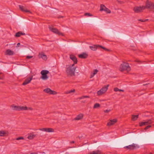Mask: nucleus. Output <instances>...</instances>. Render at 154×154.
<instances>
[{
    "label": "nucleus",
    "instance_id": "1",
    "mask_svg": "<svg viewBox=\"0 0 154 154\" xmlns=\"http://www.w3.org/2000/svg\"><path fill=\"white\" fill-rule=\"evenodd\" d=\"M119 69L121 72H123L125 70L127 71H129L131 70L129 64L124 62H123V63L121 64Z\"/></svg>",
    "mask_w": 154,
    "mask_h": 154
},
{
    "label": "nucleus",
    "instance_id": "2",
    "mask_svg": "<svg viewBox=\"0 0 154 154\" xmlns=\"http://www.w3.org/2000/svg\"><path fill=\"white\" fill-rule=\"evenodd\" d=\"M76 68V67H72L71 66H68L66 68V72L67 75L72 76L75 75V72Z\"/></svg>",
    "mask_w": 154,
    "mask_h": 154
},
{
    "label": "nucleus",
    "instance_id": "3",
    "mask_svg": "<svg viewBox=\"0 0 154 154\" xmlns=\"http://www.w3.org/2000/svg\"><path fill=\"white\" fill-rule=\"evenodd\" d=\"M146 8L154 12V3L147 0L146 2Z\"/></svg>",
    "mask_w": 154,
    "mask_h": 154
},
{
    "label": "nucleus",
    "instance_id": "4",
    "mask_svg": "<svg viewBox=\"0 0 154 154\" xmlns=\"http://www.w3.org/2000/svg\"><path fill=\"white\" fill-rule=\"evenodd\" d=\"M49 72V71L46 70H42L41 72V74L42 75L41 78L44 80L47 79L48 78V76H47V74Z\"/></svg>",
    "mask_w": 154,
    "mask_h": 154
},
{
    "label": "nucleus",
    "instance_id": "5",
    "mask_svg": "<svg viewBox=\"0 0 154 154\" xmlns=\"http://www.w3.org/2000/svg\"><path fill=\"white\" fill-rule=\"evenodd\" d=\"M49 29L52 32L56 34H57L59 35H60L62 36L63 35V34L61 32H60L56 28H53L52 27L49 26Z\"/></svg>",
    "mask_w": 154,
    "mask_h": 154
},
{
    "label": "nucleus",
    "instance_id": "6",
    "mask_svg": "<svg viewBox=\"0 0 154 154\" xmlns=\"http://www.w3.org/2000/svg\"><path fill=\"white\" fill-rule=\"evenodd\" d=\"M43 91L45 93L51 94L55 95L57 94V93L56 91H52L49 88H47L44 89Z\"/></svg>",
    "mask_w": 154,
    "mask_h": 154
},
{
    "label": "nucleus",
    "instance_id": "7",
    "mask_svg": "<svg viewBox=\"0 0 154 154\" xmlns=\"http://www.w3.org/2000/svg\"><path fill=\"white\" fill-rule=\"evenodd\" d=\"M33 77L32 76H30V77L26 79L25 80V81H24V82H23L22 84V85H26L29 83H30L31 82V81L32 80V79Z\"/></svg>",
    "mask_w": 154,
    "mask_h": 154
},
{
    "label": "nucleus",
    "instance_id": "8",
    "mask_svg": "<svg viewBox=\"0 0 154 154\" xmlns=\"http://www.w3.org/2000/svg\"><path fill=\"white\" fill-rule=\"evenodd\" d=\"M19 6L20 10L26 13H31V12L29 10H27L23 6L19 5Z\"/></svg>",
    "mask_w": 154,
    "mask_h": 154
},
{
    "label": "nucleus",
    "instance_id": "9",
    "mask_svg": "<svg viewBox=\"0 0 154 154\" xmlns=\"http://www.w3.org/2000/svg\"><path fill=\"white\" fill-rule=\"evenodd\" d=\"M9 132L8 131L2 130L0 131V136L7 137L8 135Z\"/></svg>",
    "mask_w": 154,
    "mask_h": 154
},
{
    "label": "nucleus",
    "instance_id": "10",
    "mask_svg": "<svg viewBox=\"0 0 154 154\" xmlns=\"http://www.w3.org/2000/svg\"><path fill=\"white\" fill-rule=\"evenodd\" d=\"M88 56V55L85 52L78 55L79 57L82 59H86Z\"/></svg>",
    "mask_w": 154,
    "mask_h": 154
},
{
    "label": "nucleus",
    "instance_id": "11",
    "mask_svg": "<svg viewBox=\"0 0 154 154\" xmlns=\"http://www.w3.org/2000/svg\"><path fill=\"white\" fill-rule=\"evenodd\" d=\"M40 130L48 132H53L54 131V130L52 128H42L39 129Z\"/></svg>",
    "mask_w": 154,
    "mask_h": 154
},
{
    "label": "nucleus",
    "instance_id": "12",
    "mask_svg": "<svg viewBox=\"0 0 154 154\" xmlns=\"http://www.w3.org/2000/svg\"><path fill=\"white\" fill-rule=\"evenodd\" d=\"M135 147L136 146H135V144L133 143V144L132 145H130L128 146H125L124 147V148L133 150L135 149Z\"/></svg>",
    "mask_w": 154,
    "mask_h": 154
},
{
    "label": "nucleus",
    "instance_id": "13",
    "mask_svg": "<svg viewBox=\"0 0 154 154\" xmlns=\"http://www.w3.org/2000/svg\"><path fill=\"white\" fill-rule=\"evenodd\" d=\"M117 121V120L116 119H114L112 120H110V121L107 123V126H110L114 125Z\"/></svg>",
    "mask_w": 154,
    "mask_h": 154
},
{
    "label": "nucleus",
    "instance_id": "14",
    "mask_svg": "<svg viewBox=\"0 0 154 154\" xmlns=\"http://www.w3.org/2000/svg\"><path fill=\"white\" fill-rule=\"evenodd\" d=\"M70 58L71 59L73 60L74 64H76L77 63L78 61L77 58L75 56L73 55H71L70 56Z\"/></svg>",
    "mask_w": 154,
    "mask_h": 154
},
{
    "label": "nucleus",
    "instance_id": "15",
    "mask_svg": "<svg viewBox=\"0 0 154 154\" xmlns=\"http://www.w3.org/2000/svg\"><path fill=\"white\" fill-rule=\"evenodd\" d=\"M133 10L134 11V12L136 13L140 12L141 11V7H135L133 8Z\"/></svg>",
    "mask_w": 154,
    "mask_h": 154
},
{
    "label": "nucleus",
    "instance_id": "16",
    "mask_svg": "<svg viewBox=\"0 0 154 154\" xmlns=\"http://www.w3.org/2000/svg\"><path fill=\"white\" fill-rule=\"evenodd\" d=\"M99 45H94L92 46H90V49L92 51H95L97 48H99V47L98 46Z\"/></svg>",
    "mask_w": 154,
    "mask_h": 154
},
{
    "label": "nucleus",
    "instance_id": "17",
    "mask_svg": "<svg viewBox=\"0 0 154 154\" xmlns=\"http://www.w3.org/2000/svg\"><path fill=\"white\" fill-rule=\"evenodd\" d=\"M83 114L80 113L76 116L74 119V120H80L83 118Z\"/></svg>",
    "mask_w": 154,
    "mask_h": 154
},
{
    "label": "nucleus",
    "instance_id": "18",
    "mask_svg": "<svg viewBox=\"0 0 154 154\" xmlns=\"http://www.w3.org/2000/svg\"><path fill=\"white\" fill-rule=\"evenodd\" d=\"M6 55H12L14 54V52L10 49L7 50L5 52Z\"/></svg>",
    "mask_w": 154,
    "mask_h": 154
},
{
    "label": "nucleus",
    "instance_id": "19",
    "mask_svg": "<svg viewBox=\"0 0 154 154\" xmlns=\"http://www.w3.org/2000/svg\"><path fill=\"white\" fill-rule=\"evenodd\" d=\"M109 86V85H106L104 86L101 89L102 92L104 93L108 89V87Z\"/></svg>",
    "mask_w": 154,
    "mask_h": 154
},
{
    "label": "nucleus",
    "instance_id": "20",
    "mask_svg": "<svg viewBox=\"0 0 154 154\" xmlns=\"http://www.w3.org/2000/svg\"><path fill=\"white\" fill-rule=\"evenodd\" d=\"M25 35V34L24 33H23L21 31H19L17 32L15 34V36L16 37H20L21 35Z\"/></svg>",
    "mask_w": 154,
    "mask_h": 154
},
{
    "label": "nucleus",
    "instance_id": "21",
    "mask_svg": "<svg viewBox=\"0 0 154 154\" xmlns=\"http://www.w3.org/2000/svg\"><path fill=\"white\" fill-rule=\"evenodd\" d=\"M11 107L14 110L19 111V106H16L14 105H13L11 106Z\"/></svg>",
    "mask_w": 154,
    "mask_h": 154
},
{
    "label": "nucleus",
    "instance_id": "22",
    "mask_svg": "<svg viewBox=\"0 0 154 154\" xmlns=\"http://www.w3.org/2000/svg\"><path fill=\"white\" fill-rule=\"evenodd\" d=\"M28 110V107L26 106H19V111L21 110Z\"/></svg>",
    "mask_w": 154,
    "mask_h": 154
},
{
    "label": "nucleus",
    "instance_id": "23",
    "mask_svg": "<svg viewBox=\"0 0 154 154\" xmlns=\"http://www.w3.org/2000/svg\"><path fill=\"white\" fill-rule=\"evenodd\" d=\"M120 38L122 39L125 40L128 39L129 38V37L128 35H122L121 36Z\"/></svg>",
    "mask_w": 154,
    "mask_h": 154
},
{
    "label": "nucleus",
    "instance_id": "24",
    "mask_svg": "<svg viewBox=\"0 0 154 154\" xmlns=\"http://www.w3.org/2000/svg\"><path fill=\"white\" fill-rule=\"evenodd\" d=\"M42 58L44 60H46L47 59V56L44 53H42L41 54Z\"/></svg>",
    "mask_w": 154,
    "mask_h": 154
},
{
    "label": "nucleus",
    "instance_id": "25",
    "mask_svg": "<svg viewBox=\"0 0 154 154\" xmlns=\"http://www.w3.org/2000/svg\"><path fill=\"white\" fill-rule=\"evenodd\" d=\"M138 115H132L131 117V119L133 121H135L138 118Z\"/></svg>",
    "mask_w": 154,
    "mask_h": 154
},
{
    "label": "nucleus",
    "instance_id": "26",
    "mask_svg": "<svg viewBox=\"0 0 154 154\" xmlns=\"http://www.w3.org/2000/svg\"><path fill=\"white\" fill-rule=\"evenodd\" d=\"M36 136V135L34 134H30L28 136L27 138L31 140L33 139Z\"/></svg>",
    "mask_w": 154,
    "mask_h": 154
},
{
    "label": "nucleus",
    "instance_id": "27",
    "mask_svg": "<svg viewBox=\"0 0 154 154\" xmlns=\"http://www.w3.org/2000/svg\"><path fill=\"white\" fill-rule=\"evenodd\" d=\"M106 7L103 4H101L100 5V11H104V9Z\"/></svg>",
    "mask_w": 154,
    "mask_h": 154
},
{
    "label": "nucleus",
    "instance_id": "28",
    "mask_svg": "<svg viewBox=\"0 0 154 154\" xmlns=\"http://www.w3.org/2000/svg\"><path fill=\"white\" fill-rule=\"evenodd\" d=\"M98 46L99 47V48H102V49H103L104 50H105V51H109V49H108L104 47H103L100 45H98Z\"/></svg>",
    "mask_w": 154,
    "mask_h": 154
},
{
    "label": "nucleus",
    "instance_id": "29",
    "mask_svg": "<svg viewBox=\"0 0 154 154\" xmlns=\"http://www.w3.org/2000/svg\"><path fill=\"white\" fill-rule=\"evenodd\" d=\"M139 124L140 126L147 125L146 124V121L144 122H140L139 123Z\"/></svg>",
    "mask_w": 154,
    "mask_h": 154
},
{
    "label": "nucleus",
    "instance_id": "30",
    "mask_svg": "<svg viewBox=\"0 0 154 154\" xmlns=\"http://www.w3.org/2000/svg\"><path fill=\"white\" fill-rule=\"evenodd\" d=\"M100 104L98 103H96L94 105L93 108H97L100 107Z\"/></svg>",
    "mask_w": 154,
    "mask_h": 154
},
{
    "label": "nucleus",
    "instance_id": "31",
    "mask_svg": "<svg viewBox=\"0 0 154 154\" xmlns=\"http://www.w3.org/2000/svg\"><path fill=\"white\" fill-rule=\"evenodd\" d=\"M104 11H105L107 13H111L110 10L108 8L105 7Z\"/></svg>",
    "mask_w": 154,
    "mask_h": 154
},
{
    "label": "nucleus",
    "instance_id": "32",
    "mask_svg": "<svg viewBox=\"0 0 154 154\" xmlns=\"http://www.w3.org/2000/svg\"><path fill=\"white\" fill-rule=\"evenodd\" d=\"M146 124L147 125L148 124H151L152 122V121L151 119H149L146 120Z\"/></svg>",
    "mask_w": 154,
    "mask_h": 154
},
{
    "label": "nucleus",
    "instance_id": "33",
    "mask_svg": "<svg viewBox=\"0 0 154 154\" xmlns=\"http://www.w3.org/2000/svg\"><path fill=\"white\" fill-rule=\"evenodd\" d=\"M90 96H83L80 97H79V99H82L84 98H89Z\"/></svg>",
    "mask_w": 154,
    "mask_h": 154
},
{
    "label": "nucleus",
    "instance_id": "34",
    "mask_svg": "<svg viewBox=\"0 0 154 154\" xmlns=\"http://www.w3.org/2000/svg\"><path fill=\"white\" fill-rule=\"evenodd\" d=\"M138 21H141L143 22H146L148 20V19H138Z\"/></svg>",
    "mask_w": 154,
    "mask_h": 154
},
{
    "label": "nucleus",
    "instance_id": "35",
    "mask_svg": "<svg viewBox=\"0 0 154 154\" xmlns=\"http://www.w3.org/2000/svg\"><path fill=\"white\" fill-rule=\"evenodd\" d=\"M103 94V92H102V91L101 90H100L99 91H98L97 92V94L98 95H101L102 94Z\"/></svg>",
    "mask_w": 154,
    "mask_h": 154
},
{
    "label": "nucleus",
    "instance_id": "36",
    "mask_svg": "<svg viewBox=\"0 0 154 154\" xmlns=\"http://www.w3.org/2000/svg\"><path fill=\"white\" fill-rule=\"evenodd\" d=\"M75 91V89H73V90H71L69 91L68 93H67V94H70L72 92H74Z\"/></svg>",
    "mask_w": 154,
    "mask_h": 154
},
{
    "label": "nucleus",
    "instance_id": "37",
    "mask_svg": "<svg viewBox=\"0 0 154 154\" xmlns=\"http://www.w3.org/2000/svg\"><path fill=\"white\" fill-rule=\"evenodd\" d=\"M85 16H93V15L92 14H91L90 13H85Z\"/></svg>",
    "mask_w": 154,
    "mask_h": 154
},
{
    "label": "nucleus",
    "instance_id": "38",
    "mask_svg": "<svg viewBox=\"0 0 154 154\" xmlns=\"http://www.w3.org/2000/svg\"><path fill=\"white\" fill-rule=\"evenodd\" d=\"M3 78V75L2 73H0V79H2Z\"/></svg>",
    "mask_w": 154,
    "mask_h": 154
},
{
    "label": "nucleus",
    "instance_id": "39",
    "mask_svg": "<svg viewBox=\"0 0 154 154\" xmlns=\"http://www.w3.org/2000/svg\"><path fill=\"white\" fill-rule=\"evenodd\" d=\"M24 139V138L22 137H17L16 138V140H22V139Z\"/></svg>",
    "mask_w": 154,
    "mask_h": 154
},
{
    "label": "nucleus",
    "instance_id": "40",
    "mask_svg": "<svg viewBox=\"0 0 154 154\" xmlns=\"http://www.w3.org/2000/svg\"><path fill=\"white\" fill-rule=\"evenodd\" d=\"M151 127V125H148V126H146V127L144 128V129L145 130H146L147 129L149 128H150Z\"/></svg>",
    "mask_w": 154,
    "mask_h": 154
},
{
    "label": "nucleus",
    "instance_id": "41",
    "mask_svg": "<svg viewBox=\"0 0 154 154\" xmlns=\"http://www.w3.org/2000/svg\"><path fill=\"white\" fill-rule=\"evenodd\" d=\"M98 72V70L97 69H95L94 70V72H93V74H94V75L96 74Z\"/></svg>",
    "mask_w": 154,
    "mask_h": 154
},
{
    "label": "nucleus",
    "instance_id": "42",
    "mask_svg": "<svg viewBox=\"0 0 154 154\" xmlns=\"http://www.w3.org/2000/svg\"><path fill=\"white\" fill-rule=\"evenodd\" d=\"M110 111H111V110L110 109H109V110L107 109V110H104V112L105 113H108L109 112H110Z\"/></svg>",
    "mask_w": 154,
    "mask_h": 154
},
{
    "label": "nucleus",
    "instance_id": "43",
    "mask_svg": "<svg viewBox=\"0 0 154 154\" xmlns=\"http://www.w3.org/2000/svg\"><path fill=\"white\" fill-rule=\"evenodd\" d=\"M26 58H27V59H30V58H32V56H26Z\"/></svg>",
    "mask_w": 154,
    "mask_h": 154
},
{
    "label": "nucleus",
    "instance_id": "44",
    "mask_svg": "<svg viewBox=\"0 0 154 154\" xmlns=\"http://www.w3.org/2000/svg\"><path fill=\"white\" fill-rule=\"evenodd\" d=\"M119 88H114V90L115 91H119Z\"/></svg>",
    "mask_w": 154,
    "mask_h": 154
},
{
    "label": "nucleus",
    "instance_id": "45",
    "mask_svg": "<svg viewBox=\"0 0 154 154\" xmlns=\"http://www.w3.org/2000/svg\"><path fill=\"white\" fill-rule=\"evenodd\" d=\"M95 75H94L93 74V73H92L91 74V75L90 76V78H92L93 77H94V76Z\"/></svg>",
    "mask_w": 154,
    "mask_h": 154
},
{
    "label": "nucleus",
    "instance_id": "46",
    "mask_svg": "<svg viewBox=\"0 0 154 154\" xmlns=\"http://www.w3.org/2000/svg\"><path fill=\"white\" fill-rule=\"evenodd\" d=\"M146 8V6H142V7H141V11L142 10H144V9Z\"/></svg>",
    "mask_w": 154,
    "mask_h": 154
},
{
    "label": "nucleus",
    "instance_id": "47",
    "mask_svg": "<svg viewBox=\"0 0 154 154\" xmlns=\"http://www.w3.org/2000/svg\"><path fill=\"white\" fill-rule=\"evenodd\" d=\"M63 17V16L59 15L58 16L57 18H62Z\"/></svg>",
    "mask_w": 154,
    "mask_h": 154
},
{
    "label": "nucleus",
    "instance_id": "48",
    "mask_svg": "<svg viewBox=\"0 0 154 154\" xmlns=\"http://www.w3.org/2000/svg\"><path fill=\"white\" fill-rule=\"evenodd\" d=\"M28 109L30 110H32L33 109L31 107H29V108H28Z\"/></svg>",
    "mask_w": 154,
    "mask_h": 154
},
{
    "label": "nucleus",
    "instance_id": "49",
    "mask_svg": "<svg viewBox=\"0 0 154 154\" xmlns=\"http://www.w3.org/2000/svg\"><path fill=\"white\" fill-rule=\"evenodd\" d=\"M119 91L124 92V90H122V89H119Z\"/></svg>",
    "mask_w": 154,
    "mask_h": 154
},
{
    "label": "nucleus",
    "instance_id": "50",
    "mask_svg": "<svg viewBox=\"0 0 154 154\" xmlns=\"http://www.w3.org/2000/svg\"><path fill=\"white\" fill-rule=\"evenodd\" d=\"M75 64H74V63L73 64H72L71 66L70 65V66H71L72 67H73L74 66V65Z\"/></svg>",
    "mask_w": 154,
    "mask_h": 154
},
{
    "label": "nucleus",
    "instance_id": "51",
    "mask_svg": "<svg viewBox=\"0 0 154 154\" xmlns=\"http://www.w3.org/2000/svg\"><path fill=\"white\" fill-rule=\"evenodd\" d=\"M30 154H38L36 152H31L30 153Z\"/></svg>",
    "mask_w": 154,
    "mask_h": 154
},
{
    "label": "nucleus",
    "instance_id": "52",
    "mask_svg": "<svg viewBox=\"0 0 154 154\" xmlns=\"http://www.w3.org/2000/svg\"><path fill=\"white\" fill-rule=\"evenodd\" d=\"M20 44V43H18L17 44V45L18 46H19Z\"/></svg>",
    "mask_w": 154,
    "mask_h": 154
},
{
    "label": "nucleus",
    "instance_id": "53",
    "mask_svg": "<svg viewBox=\"0 0 154 154\" xmlns=\"http://www.w3.org/2000/svg\"><path fill=\"white\" fill-rule=\"evenodd\" d=\"M71 143H75V141H72L71 142Z\"/></svg>",
    "mask_w": 154,
    "mask_h": 154
},
{
    "label": "nucleus",
    "instance_id": "54",
    "mask_svg": "<svg viewBox=\"0 0 154 154\" xmlns=\"http://www.w3.org/2000/svg\"><path fill=\"white\" fill-rule=\"evenodd\" d=\"M148 84H144L143 85V86H145V85H147Z\"/></svg>",
    "mask_w": 154,
    "mask_h": 154
},
{
    "label": "nucleus",
    "instance_id": "55",
    "mask_svg": "<svg viewBox=\"0 0 154 154\" xmlns=\"http://www.w3.org/2000/svg\"><path fill=\"white\" fill-rule=\"evenodd\" d=\"M69 153L68 152H66L65 154H69Z\"/></svg>",
    "mask_w": 154,
    "mask_h": 154
},
{
    "label": "nucleus",
    "instance_id": "56",
    "mask_svg": "<svg viewBox=\"0 0 154 154\" xmlns=\"http://www.w3.org/2000/svg\"><path fill=\"white\" fill-rule=\"evenodd\" d=\"M135 62H139V61H136V60H135Z\"/></svg>",
    "mask_w": 154,
    "mask_h": 154
}]
</instances>
